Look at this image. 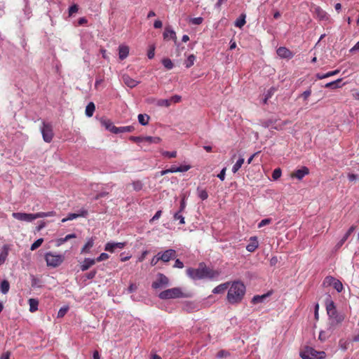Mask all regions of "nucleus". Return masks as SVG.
<instances>
[{"label": "nucleus", "mask_w": 359, "mask_h": 359, "mask_svg": "<svg viewBox=\"0 0 359 359\" xmlns=\"http://www.w3.org/2000/svg\"><path fill=\"white\" fill-rule=\"evenodd\" d=\"M43 242V238H39L37 239L30 247V250L32 251H34L35 250H36L38 248H39L42 243Z\"/></svg>", "instance_id": "nucleus-40"}, {"label": "nucleus", "mask_w": 359, "mask_h": 359, "mask_svg": "<svg viewBox=\"0 0 359 359\" xmlns=\"http://www.w3.org/2000/svg\"><path fill=\"white\" fill-rule=\"evenodd\" d=\"M245 294V286L241 281L233 282L227 293V300L231 304H238L242 301Z\"/></svg>", "instance_id": "nucleus-2"}, {"label": "nucleus", "mask_w": 359, "mask_h": 359, "mask_svg": "<svg viewBox=\"0 0 359 359\" xmlns=\"http://www.w3.org/2000/svg\"><path fill=\"white\" fill-rule=\"evenodd\" d=\"M79 11V7L76 4H73L72 6H71L69 8V15L71 16L74 13L78 12Z\"/></svg>", "instance_id": "nucleus-53"}, {"label": "nucleus", "mask_w": 359, "mask_h": 359, "mask_svg": "<svg viewBox=\"0 0 359 359\" xmlns=\"http://www.w3.org/2000/svg\"><path fill=\"white\" fill-rule=\"evenodd\" d=\"M109 258V255L108 254L105 253V252H102L100 254V255L99 257H97L95 259V263L96 262H102V261H104V260H106Z\"/></svg>", "instance_id": "nucleus-49"}, {"label": "nucleus", "mask_w": 359, "mask_h": 359, "mask_svg": "<svg viewBox=\"0 0 359 359\" xmlns=\"http://www.w3.org/2000/svg\"><path fill=\"white\" fill-rule=\"evenodd\" d=\"M56 215V212L55 211H50V212H40L35 214H33V219L34 220L38 218H43V217H54Z\"/></svg>", "instance_id": "nucleus-23"}, {"label": "nucleus", "mask_w": 359, "mask_h": 359, "mask_svg": "<svg viewBox=\"0 0 359 359\" xmlns=\"http://www.w3.org/2000/svg\"><path fill=\"white\" fill-rule=\"evenodd\" d=\"M229 283L220 284L215 287L212 292L215 294L223 293L229 287Z\"/></svg>", "instance_id": "nucleus-30"}, {"label": "nucleus", "mask_w": 359, "mask_h": 359, "mask_svg": "<svg viewBox=\"0 0 359 359\" xmlns=\"http://www.w3.org/2000/svg\"><path fill=\"white\" fill-rule=\"evenodd\" d=\"M100 123L102 126H104L107 130L114 133V128H116V127L113 125V123L109 119L102 118L100 120Z\"/></svg>", "instance_id": "nucleus-21"}, {"label": "nucleus", "mask_w": 359, "mask_h": 359, "mask_svg": "<svg viewBox=\"0 0 359 359\" xmlns=\"http://www.w3.org/2000/svg\"><path fill=\"white\" fill-rule=\"evenodd\" d=\"M163 65L167 69H172L173 68V63L169 58H165L162 60Z\"/></svg>", "instance_id": "nucleus-39"}, {"label": "nucleus", "mask_w": 359, "mask_h": 359, "mask_svg": "<svg viewBox=\"0 0 359 359\" xmlns=\"http://www.w3.org/2000/svg\"><path fill=\"white\" fill-rule=\"evenodd\" d=\"M161 139L158 137L146 136L143 137V142H148L149 144H158Z\"/></svg>", "instance_id": "nucleus-31"}, {"label": "nucleus", "mask_w": 359, "mask_h": 359, "mask_svg": "<svg viewBox=\"0 0 359 359\" xmlns=\"http://www.w3.org/2000/svg\"><path fill=\"white\" fill-rule=\"evenodd\" d=\"M198 196L202 201H204L208 198V194L205 190H198Z\"/></svg>", "instance_id": "nucleus-52"}, {"label": "nucleus", "mask_w": 359, "mask_h": 359, "mask_svg": "<svg viewBox=\"0 0 359 359\" xmlns=\"http://www.w3.org/2000/svg\"><path fill=\"white\" fill-rule=\"evenodd\" d=\"M314 17L322 21H327L329 20L327 13L323 10L320 6H315L313 11Z\"/></svg>", "instance_id": "nucleus-12"}, {"label": "nucleus", "mask_w": 359, "mask_h": 359, "mask_svg": "<svg viewBox=\"0 0 359 359\" xmlns=\"http://www.w3.org/2000/svg\"><path fill=\"white\" fill-rule=\"evenodd\" d=\"M342 79H338L336 81L327 83L325 85V88L336 89L342 87L344 84H341Z\"/></svg>", "instance_id": "nucleus-24"}, {"label": "nucleus", "mask_w": 359, "mask_h": 359, "mask_svg": "<svg viewBox=\"0 0 359 359\" xmlns=\"http://www.w3.org/2000/svg\"><path fill=\"white\" fill-rule=\"evenodd\" d=\"M316 359H323L326 356V353L325 351H316Z\"/></svg>", "instance_id": "nucleus-61"}, {"label": "nucleus", "mask_w": 359, "mask_h": 359, "mask_svg": "<svg viewBox=\"0 0 359 359\" xmlns=\"http://www.w3.org/2000/svg\"><path fill=\"white\" fill-rule=\"evenodd\" d=\"M196 60V56L194 54H191L188 56L187 60L185 61L184 64L187 68H190L194 64Z\"/></svg>", "instance_id": "nucleus-37"}, {"label": "nucleus", "mask_w": 359, "mask_h": 359, "mask_svg": "<svg viewBox=\"0 0 359 359\" xmlns=\"http://www.w3.org/2000/svg\"><path fill=\"white\" fill-rule=\"evenodd\" d=\"M129 140L134 142L139 143L143 142V137L130 136L129 137Z\"/></svg>", "instance_id": "nucleus-57"}, {"label": "nucleus", "mask_w": 359, "mask_h": 359, "mask_svg": "<svg viewBox=\"0 0 359 359\" xmlns=\"http://www.w3.org/2000/svg\"><path fill=\"white\" fill-rule=\"evenodd\" d=\"M226 168H224L221 172L217 175V177L219 180H221L222 181H224V179H225V174H226Z\"/></svg>", "instance_id": "nucleus-59"}, {"label": "nucleus", "mask_w": 359, "mask_h": 359, "mask_svg": "<svg viewBox=\"0 0 359 359\" xmlns=\"http://www.w3.org/2000/svg\"><path fill=\"white\" fill-rule=\"evenodd\" d=\"M155 48L154 46H150L149 50L147 53V56L149 59H152L154 57Z\"/></svg>", "instance_id": "nucleus-56"}, {"label": "nucleus", "mask_w": 359, "mask_h": 359, "mask_svg": "<svg viewBox=\"0 0 359 359\" xmlns=\"http://www.w3.org/2000/svg\"><path fill=\"white\" fill-rule=\"evenodd\" d=\"M149 116L145 114L138 115V121L142 126H147L149 123Z\"/></svg>", "instance_id": "nucleus-32"}, {"label": "nucleus", "mask_w": 359, "mask_h": 359, "mask_svg": "<svg viewBox=\"0 0 359 359\" xmlns=\"http://www.w3.org/2000/svg\"><path fill=\"white\" fill-rule=\"evenodd\" d=\"M243 163L244 158L243 157H240L239 159L236 161V163L233 165L232 168V172L233 173L237 172L238 170L241 168Z\"/></svg>", "instance_id": "nucleus-36"}, {"label": "nucleus", "mask_w": 359, "mask_h": 359, "mask_svg": "<svg viewBox=\"0 0 359 359\" xmlns=\"http://www.w3.org/2000/svg\"><path fill=\"white\" fill-rule=\"evenodd\" d=\"M229 353L225 350H221L217 353V357L222 358H226L229 355Z\"/></svg>", "instance_id": "nucleus-55"}, {"label": "nucleus", "mask_w": 359, "mask_h": 359, "mask_svg": "<svg viewBox=\"0 0 359 359\" xmlns=\"http://www.w3.org/2000/svg\"><path fill=\"white\" fill-rule=\"evenodd\" d=\"M10 289V284L8 280H4L0 284V290L3 294H6Z\"/></svg>", "instance_id": "nucleus-35"}, {"label": "nucleus", "mask_w": 359, "mask_h": 359, "mask_svg": "<svg viewBox=\"0 0 359 359\" xmlns=\"http://www.w3.org/2000/svg\"><path fill=\"white\" fill-rule=\"evenodd\" d=\"M330 320V329H334L335 327L340 325L345 319V315L339 313L337 311H333V314H327Z\"/></svg>", "instance_id": "nucleus-5"}, {"label": "nucleus", "mask_w": 359, "mask_h": 359, "mask_svg": "<svg viewBox=\"0 0 359 359\" xmlns=\"http://www.w3.org/2000/svg\"><path fill=\"white\" fill-rule=\"evenodd\" d=\"M158 256H159V259L161 261L163 262H168L170 259H173L176 257V251L172 249H169L165 250L163 252H158Z\"/></svg>", "instance_id": "nucleus-9"}, {"label": "nucleus", "mask_w": 359, "mask_h": 359, "mask_svg": "<svg viewBox=\"0 0 359 359\" xmlns=\"http://www.w3.org/2000/svg\"><path fill=\"white\" fill-rule=\"evenodd\" d=\"M43 139L46 142H50L53 137V131L52 125L49 123H43L41 128Z\"/></svg>", "instance_id": "nucleus-6"}, {"label": "nucleus", "mask_w": 359, "mask_h": 359, "mask_svg": "<svg viewBox=\"0 0 359 359\" xmlns=\"http://www.w3.org/2000/svg\"><path fill=\"white\" fill-rule=\"evenodd\" d=\"M272 222V219L271 218H266L262 219L259 224H258V228H262V226H264L266 225H268L271 224Z\"/></svg>", "instance_id": "nucleus-47"}, {"label": "nucleus", "mask_w": 359, "mask_h": 359, "mask_svg": "<svg viewBox=\"0 0 359 359\" xmlns=\"http://www.w3.org/2000/svg\"><path fill=\"white\" fill-rule=\"evenodd\" d=\"M203 21V18L201 17L194 18H191L190 20V22L195 25H201Z\"/></svg>", "instance_id": "nucleus-48"}, {"label": "nucleus", "mask_w": 359, "mask_h": 359, "mask_svg": "<svg viewBox=\"0 0 359 359\" xmlns=\"http://www.w3.org/2000/svg\"><path fill=\"white\" fill-rule=\"evenodd\" d=\"M277 54L282 58H292V53L285 47H280L277 49Z\"/></svg>", "instance_id": "nucleus-14"}, {"label": "nucleus", "mask_w": 359, "mask_h": 359, "mask_svg": "<svg viewBox=\"0 0 359 359\" xmlns=\"http://www.w3.org/2000/svg\"><path fill=\"white\" fill-rule=\"evenodd\" d=\"M94 245V240L93 238H90L87 243L84 245L81 250V253H88L90 248H93Z\"/></svg>", "instance_id": "nucleus-29"}, {"label": "nucleus", "mask_w": 359, "mask_h": 359, "mask_svg": "<svg viewBox=\"0 0 359 359\" xmlns=\"http://www.w3.org/2000/svg\"><path fill=\"white\" fill-rule=\"evenodd\" d=\"M12 216L13 218L22 222H30L34 220L33 214L32 213L13 212Z\"/></svg>", "instance_id": "nucleus-11"}, {"label": "nucleus", "mask_w": 359, "mask_h": 359, "mask_svg": "<svg viewBox=\"0 0 359 359\" xmlns=\"http://www.w3.org/2000/svg\"><path fill=\"white\" fill-rule=\"evenodd\" d=\"M183 297V292L179 287H173L165 290L158 294V297L161 299H175Z\"/></svg>", "instance_id": "nucleus-4"}, {"label": "nucleus", "mask_w": 359, "mask_h": 359, "mask_svg": "<svg viewBox=\"0 0 359 359\" xmlns=\"http://www.w3.org/2000/svg\"><path fill=\"white\" fill-rule=\"evenodd\" d=\"M116 249V248L114 246V243H107L104 247V250L110 252H114Z\"/></svg>", "instance_id": "nucleus-46"}, {"label": "nucleus", "mask_w": 359, "mask_h": 359, "mask_svg": "<svg viewBox=\"0 0 359 359\" xmlns=\"http://www.w3.org/2000/svg\"><path fill=\"white\" fill-rule=\"evenodd\" d=\"M114 134L123 133H131L134 131L135 127L133 126H123V127H116V128H114Z\"/></svg>", "instance_id": "nucleus-22"}, {"label": "nucleus", "mask_w": 359, "mask_h": 359, "mask_svg": "<svg viewBox=\"0 0 359 359\" xmlns=\"http://www.w3.org/2000/svg\"><path fill=\"white\" fill-rule=\"evenodd\" d=\"M309 174V169L306 166H303L300 169L296 170L291 172L290 177L302 180L306 175H308Z\"/></svg>", "instance_id": "nucleus-10"}, {"label": "nucleus", "mask_w": 359, "mask_h": 359, "mask_svg": "<svg viewBox=\"0 0 359 359\" xmlns=\"http://www.w3.org/2000/svg\"><path fill=\"white\" fill-rule=\"evenodd\" d=\"M311 94V90L309 89L307 90L304 91L303 93H302L301 97H303V99L304 100H306L309 97Z\"/></svg>", "instance_id": "nucleus-58"}, {"label": "nucleus", "mask_w": 359, "mask_h": 359, "mask_svg": "<svg viewBox=\"0 0 359 359\" xmlns=\"http://www.w3.org/2000/svg\"><path fill=\"white\" fill-rule=\"evenodd\" d=\"M67 310H68V309H67V308H61V309L59 310L58 313H57V317H58V318H62V317H63V316L66 314V313H67Z\"/></svg>", "instance_id": "nucleus-60"}, {"label": "nucleus", "mask_w": 359, "mask_h": 359, "mask_svg": "<svg viewBox=\"0 0 359 359\" xmlns=\"http://www.w3.org/2000/svg\"><path fill=\"white\" fill-rule=\"evenodd\" d=\"M88 213V212L86 210H81L79 213H69L67 217L62 219V222L65 223L69 220H72L79 217H86Z\"/></svg>", "instance_id": "nucleus-13"}, {"label": "nucleus", "mask_w": 359, "mask_h": 359, "mask_svg": "<svg viewBox=\"0 0 359 359\" xmlns=\"http://www.w3.org/2000/svg\"><path fill=\"white\" fill-rule=\"evenodd\" d=\"M29 311L34 313L38 310L39 301L36 299H29Z\"/></svg>", "instance_id": "nucleus-28"}, {"label": "nucleus", "mask_w": 359, "mask_h": 359, "mask_svg": "<svg viewBox=\"0 0 359 359\" xmlns=\"http://www.w3.org/2000/svg\"><path fill=\"white\" fill-rule=\"evenodd\" d=\"M275 90H276V89L274 88H273V87L271 88L269 90H268L267 93L265 95V97H264V99L263 100L264 104H266L267 103L268 100L272 97V95H273Z\"/></svg>", "instance_id": "nucleus-41"}, {"label": "nucleus", "mask_w": 359, "mask_h": 359, "mask_svg": "<svg viewBox=\"0 0 359 359\" xmlns=\"http://www.w3.org/2000/svg\"><path fill=\"white\" fill-rule=\"evenodd\" d=\"M181 100H182L181 96L177 95H173L169 99L170 104L172 103H178L181 101Z\"/></svg>", "instance_id": "nucleus-54"}, {"label": "nucleus", "mask_w": 359, "mask_h": 359, "mask_svg": "<svg viewBox=\"0 0 359 359\" xmlns=\"http://www.w3.org/2000/svg\"><path fill=\"white\" fill-rule=\"evenodd\" d=\"M56 246L59 247L67 242L66 238H60L56 240Z\"/></svg>", "instance_id": "nucleus-64"}, {"label": "nucleus", "mask_w": 359, "mask_h": 359, "mask_svg": "<svg viewBox=\"0 0 359 359\" xmlns=\"http://www.w3.org/2000/svg\"><path fill=\"white\" fill-rule=\"evenodd\" d=\"M157 104L160 107H168L171 105L169 99H161L158 100Z\"/></svg>", "instance_id": "nucleus-42"}, {"label": "nucleus", "mask_w": 359, "mask_h": 359, "mask_svg": "<svg viewBox=\"0 0 359 359\" xmlns=\"http://www.w3.org/2000/svg\"><path fill=\"white\" fill-rule=\"evenodd\" d=\"M259 246V243L257 241V238L256 236L251 237L250 239V243L246 246V250L248 252H253L256 250V249Z\"/></svg>", "instance_id": "nucleus-17"}, {"label": "nucleus", "mask_w": 359, "mask_h": 359, "mask_svg": "<svg viewBox=\"0 0 359 359\" xmlns=\"http://www.w3.org/2000/svg\"><path fill=\"white\" fill-rule=\"evenodd\" d=\"M325 308L327 314H333V311H337L335 304L330 296H328L325 299Z\"/></svg>", "instance_id": "nucleus-16"}, {"label": "nucleus", "mask_w": 359, "mask_h": 359, "mask_svg": "<svg viewBox=\"0 0 359 359\" xmlns=\"http://www.w3.org/2000/svg\"><path fill=\"white\" fill-rule=\"evenodd\" d=\"M122 80L123 83L130 88L135 87L139 83V81L132 79L128 74H123L122 76Z\"/></svg>", "instance_id": "nucleus-15"}, {"label": "nucleus", "mask_w": 359, "mask_h": 359, "mask_svg": "<svg viewBox=\"0 0 359 359\" xmlns=\"http://www.w3.org/2000/svg\"><path fill=\"white\" fill-rule=\"evenodd\" d=\"M354 230H355L354 226H352L348 229L347 232L344 234L343 238L341 239V241L337 244L338 248L341 247L345 243V241L348 238V237L351 235V233L354 231Z\"/></svg>", "instance_id": "nucleus-26"}, {"label": "nucleus", "mask_w": 359, "mask_h": 359, "mask_svg": "<svg viewBox=\"0 0 359 359\" xmlns=\"http://www.w3.org/2000/svg\"><path fill=\"white\" fill-rule=\"evenodd\" d=\"M169 283L168 278L163 273H158L157 276V279L153 282L152 287L154 289H158L166 287Z\"/></svg>", "instance_id": "nucleus-7"}, {"label": "nucleus", "mask_w": 359, "mask_h": 359, "mask_svg": "<svg viewBox=\"0 0 359 359\" xmlns=\"http://www.w3.org/2000/svg\"><path fill=\"white\" fill-rule=\"evenodd\" d=\"M129 53V47L127 46H119L118 47V56L120 60H123L126 59Z\"/></svg>", "instance_id": "nucleus-20"}, {"label": "nucleus", "mask_w": 359, "mask_h": 359, "mask_svg": "<svg viewBox=\"0 0 359 359\" xmlns=\"http://www.w3.org/2000/svg\"><path fill=\"white\" fill-rule=\"evenodd\" d=\"M327 338V334H326L325 331H321L319 333L318 339L320 341H325Z\"/></svg>", "instance_id": "nucleus-62"}, {"label": "nucleus", "mask_w": 359, "mask_h": 359, "mask_svg": "<svg viewBox=\"0 0 359 359\" xmlns=\"http://www.w3.org/2000/svg\"><path fill=\"white\" fill-rule=\"evenodd\" d=\"M97 273V271L95 269L90 271V272L86 273L84 275V278L86 279H93Z\"/></svg>", "instance_id": "nucleus-50"}, {"label": "nucleus", "mask_w": 359, "mask_h": 359, "mask_svg": "<svg viewBox=\"0 0 359 359\" xmlns=\"http://www.w3.org/2000/svg\"><path fill=\"white\" fill-rule=\"evenodd\" d=\"M174 267L182 269L184 267V264L180 259H176L175 262Z\"/></svg>", "instance_id": "nucleus-63"}, {"label": "nucleus", "mask_w": 359, "mask_h": 359, "mask_svg": "<svg viewBox=\"0 0 359 359\" xmlns=\"http://www.w3.org/2000/svg\"><path fill=\"white\" fill-rule=\"evenodd\" d=\"M245 22H246V21H245V14H241L239 16V18L236 19V20L234 22V25H235L236 27L241 28L242 27L244 26Z\"/></svg>", "instance_id": "nucleus-33"}, {"label": "nucleus", "mask_w": 359, "mask_h": 359, "mask_svg": "<svg viewBox=\"0 0 359 359\" xmlns=\"http://www.w3.org/2000/svg\"><path fill=\"white\" fill-rule=\"evenodd\" d=\"M95 110V104L92 102H89L86 107V115L88 117H91L93 115V113Z\"/></svg>", "instance_id": "nucleus-27"}, {"label": "nucleus", "mask_w": 359, "mask_h": 359, "mask_svg": "<svg viewBox=\"0 0 359 359\" xmlns=\"http://www.w3.org/2000/svg\"><path fill=\"white\" fill-rule=\"evenodd\" d=\"M332 285L333 286V287L338 292H340L342 291L343 290V285L341 283V281H339V280L336 279V280H332Z\"/></svg>", "instance_id": "nucleus-38"}, {"label": "nucleus", "mask_w": 359, "mask_h": 359, "mask_svg": "<svg viewBox=\"0 0 359 359\" xmlns=\"http://www.w3.org/2000/svg\"><path fill=\"white\" fill-rule=\"evenodd\" d=\"M45 260L48 266L56 268L64 262L65 255L53 252H48L45 255Z\"/></svg>", "instance_id": "nucleus-3"}, {"label": "nucleus", "mask_w": 359, "mask_h": 359, "mask_svg": "<svg viewBox=\"0 0 359 359\" xmlns=\"http://www.w3.org/2000/svg\"><path fill=\"white\" fill-rule=\"evenodd\" d=\"M187 274L192 279H212L218 277L219 272L210 267H207L205 263L201 262L199 264V266L197 269H187Z\"/></svg>", "instance_id": "nucleus-1"}, {"label": "nucleus", "mask_w": 359, "mask_h": 359, "mask_svg": "<svg viewBox=\"0 0 359 359\" xmlns=\"http://www.w3.org/2000/svg\"><path fill=\"white\" fill-rule=\"evenodd\" d=\"M300 357L302 359H316V350L310 346H306L304 349L300 351Z\"/></svg>", "instance_id": "nucleus-8"}, {"label": "nucleus", "mask_w": 359, "mask_h": 359, "mask_svg": "<svg viewBox=\"0 0 359 359\" xmlns=\"http://www.w3.org/2000/svg\"><path fill=\"white\" fill-rule=\"evenodd\" d=\"M132 184L133 189L136 191H140L143 187L142 183L139 180L133 182Z\"/></svg>", "instance_id": "nucleus-45"}, {"label": "nucleus", "mask_w": 359, "mask_h": 359, "mask_svg": "<svg viewBox=\"0 0 359 359\" xmlns=\"http://www.w3.org/2000/svg\"><path fill=\"white\" fill-rule=\"evenodd\" d=\"M95 264V259L91 258H86L80 265L82 271H86Z\"/></svg>", "instance_id": "nucleus-18"}, {"label": "nucleus", "mask_w": 359, "mask_h": 359, "mask_svg": "<svg viewBox=\"0 0 359 359\" xmlns=\"http://www.w3.org/2000/svg\"><path fill=\"white\" fill-rule=\"evenodd\" d=\"M163 156L168 157L169 158H175L177 156V152L175 151H163Z\"/></svg>", "instance_id": "nucleus-51"}, {"label": "nucleus", "mask_w": 359, "mask_h": 359, "mask_svg": "<svg viewBox=\"0 0 359 359\" xmlns=\"http://www.w3.org/2000/svg\"><path fill=\"white\" fill-rule=\"evenodd\" d=\"M269 296V293L264 294L263 295H255L252 299V303H253L255 304L261 303Z\"/></svg>", "instance_id": "nucleus-34"}, {"label": "nucleus", "mask_w": 359, "mask_h": 359, "mask_svg": "<svg viewBox=\"0 0 359 359\" xmlns=\"http://www.w3.org/2000/svg\"><path fill=\"white\" fill-rule=\"evenodd\" d=\"M9 248L7 245H5L2 248V250L0 253V265L3 264L8 255Z\"/></svg>", "instance_id": "nucleus-25"}, {"label": "nucleus", "mask_w": 359, "mask_h": 359, "mask_svg": "<svg viewBox=\"0 0 359 359\" xmlns=\"http://www.w3.org/2000/svg\"><path fill=\"white\" fill-rule=\"evenodd\" d=\"M281 174H282V171H281V169L280 168H276L273 172H272V178L274 180H278L280 176H281Z\"/></svg>", "instance_id": "nucleus-44"}, {"label": "nucleus", "mask_w": 359, "mask_h": 359, "mask_svg": "<svg viewBox=\"0 0 359 359\" xmlns=\"http://www.w3.org/2000/svg\"><path fill=\"white\" fill-rule=\"evenodd\" d=\"M163 37L165 39L170 38L174 40L175 43L177 44V36L175 32L171 29L169 27H165Z\"/></svg>", "instance_id": "nucleus-19"}, {"label": "nucleus", "mask_w": 359, "mask_h": 359, "mask_svg": "<svg viewBox=\"0 0 359 359\" xmlns=\"http://www.w3.org/2000/svg\"><path fill=\"white\" fill-rule=\"evenodd\" d=\"M182 212L178 211L177 212L175 213L173 217L175 220H180V224H184L185 223L184 217L181 215Z\"/></svg>", "instance_id": "nucleus-43"}]
</instances>
